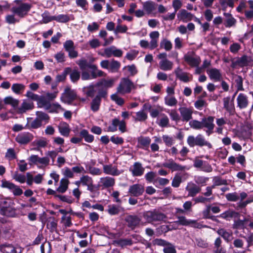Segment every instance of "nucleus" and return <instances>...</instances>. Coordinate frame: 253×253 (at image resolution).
I'll return each mask as SVG.
<instances>
[{
	"label": "nucleus",
	"instance_id": "2eb2a0df",
	"mask_svg": "<svg viewBox=\"0 0 253 253\" xmlns=\"http://www.w3.org/2000/svg\"><path fill=\"white\" fill-rule=\"evenodd\" d=\"M253 59L251 57L247 55H244L241 57L239 58L236 62H233L232 66L234 67L237 65L240 67L250 66L253 64Z\"/></svg>",
	"mask_w": 253,
	"mask_h": 253
},
{
	"label": "nucleus",
	"instance_id": "1a4fd4ad",
	"mask_svg": "<svg viewBox=\"0 0 253 253\" xmlns=\"http://www.w3.org/2000/svg\"><path fill=\"white\" fill-rule=\"evenodd\" d=\"M103 171L106 174L112 176H118L123 172V170L118 169L117 166H113L112 164L104 165Z\"/></svg>",
	"mask_w": 253,
	"mask_h": 253
},
{
	"label": "nucleus",
	"instance_id": "13d9d810",
	"mask_svg": "<svg viewBox=\"0 0 253 253\" xmlns=\"http://www.w3.org/2000/svg\"><path fill=\"white\" fill-rule=\"evenodd\" d=\"M12 178L16 181L23 183L26 181V177L24 175L15 172L12 174Z\"/></svg>",
	"mask_w": 253,
	"mask_h": 253
},
{
	"label": "nucleus",
	"instance_id": "f3484780",
	"mask_svg": "<svg viewBox=\"0 0 253 253\" xmlns=\"http://www.w3.org/2000/svg\"><path fill=\"white\" fill-rule=\"evenodd\" d=\"M210 78L214 82H220L222 78V74L219 70L216 68H211L207 70Z\"/></svg>",
	"mask_w": 253,
	"mask_h": 253
},
{
	"label": "nucleus",
	"instance_id": "69168bd1",
	"mask_svg": "<svg viewBox=\"0 0 253 253\" xmlns=\"http://www.w3.org/2000/svg\"><path fill=\"white\" fill-rule=\"evenodd\" d=\"M161 116H162V118L160 120L158 125L163 127H166L168 126L169 123V119L164 114H162Z\"/></svg>",
	"mask_w": 253,
	"mask_h": 253
},
{
	"label": "nucleus",
	"instance_id": "603ef678",
	"mask_svg": "<svg viewBox=\"0 0 253 253\" xmlns=\"http://www.w3.org/2000/svg\"><path fill=\"white\" fill-rule=\"evenodd\" d=\"M213 184L212 185L213 188L216 186H219L227 184V181L225 179H223L219 176H214L213 178Z\"/></svg>",
	"mask_w": 253,
	"mask_h": 253
},
{
	"label": "nucleus",
	"instance_id": "052dcab7",
	"mask_svg": "<svg viewBox=\"0 0 253 253\" xmlns=\"http://www.w3.org/2000/svg\"><path fill=\"white\" fill-rule=\"evenodd\" d=\"M77 63L82 71L85 70L86 68H89V66L92 65L88 64L86 60L83 59L78 60Z\"/></svg>",
	"mask_w": 253,
	"mask_h": 253
},
{
	"label": "nucleus",
	"instance_id": "423d86ee",
	"mask_svg": "<svg viewBox=\"0 0 253 253\" xmlns=\"http://www.w3.org/2000/svg\"><path fill=\"white\" fill-rule=\"evenodd\" d=\"M100 66L102 68L108 70L110 72L116 73L118 72L121 67V63L114 59L110 61L104 60L100 62Z\"/></svg>",
	"mask_w": 253,
	"mask_h": 253
},
{
	"label": "nucleus",
	"instance_id": "a19ab883",
	"mask_svg": "<svg viewBox=\"0 0 253 253\" xmlns=\"http://www.w3.org/2000/svg\"><path fill=\"white\" fill-rule=\"evenodd\" d=\"M156 4L151 1H148L144 2L143 4L144 9L148 14L151 13L153 10L155 9Z\"/></svg>",
	"mask_w": 253,
	"mask_h": 253
},
{
	"label": "nucleus",
	"instance_id": "393cba45",
	"mask_svg": "<svg viewBox=\"0 0 253 253\" xmlns=\"http://www.w3.org/2000/svg\"><path fill=\"white\" fill-rule=\"evenodd\" d=\"M133 176H139L142 175L144 171V168L142 167L141 163L135 162L134 163L132 168L130 169Z\"/></svg>",
	"mask_w": 253,
	"mask_h": 253
},
{
	"label": "nucleus",
	"instance_id": "774afa93",
	"mask_svg": "<svg viewBox=\"0 0 253 253\" xmlns=\"http://www.w3.org/2000/svg\"><path fill=\"white\" fill-rule=\"evenodd\" d=\"M25 88V85L20 84H14L12 85L11 89L15 93H20V91L23 90Z\"/></svg>",
	"mask_w": 253,
	"mask_h": 253
},
{
	"label": "nucleus",
	"instance_id": "338daca9",
	"mask_svg": "<svg viewBox=\"0 0 253 253\" xmlns=\"http://www.w3.org/2000/svg\"><path fill=\"white\" fill-rule=\"evenodd\" d=\"M80 78V72L77 70H74L70 73V79L73 82H76Z\"/></svg>",
	"mask_w": 253,
	"mask_h": 253
},
{
	"label": "nucleus",
	"instance_id": "0e129e2a",
	"mask_svg": "<svg viewBox=\"0 0 253 253\" xmlns=\"http://www.w3.org/2000/svg\"><path fill=\"white\" fill-rule=\"evenodd\" d=\"M14 14H8L5 16V21L9 24H14L15 23L18 22L19 20L15 18Z\"/></svg>",
	"mask_w": 253,
	"mask_h": 253
},
{
	"label": "nucleus",
	"instance_id": "e433bc0d",
	"mask_svg": "<svg viewBox=\"0 0 253 253\" xmlns=\"http://www.w3.org/2000/svg\"><path fill=\"white\" fill-rule=\"evenodd\" d=\"M235 82L236 83V87L237 88V91L234 93L233 95V97H235L236 94L237 93L238 91H242L244 90V88L243 86V79L240 76L235 75L234 76Z\"/></svg>",
	"mask_w": 253,
	"mask_h": 253
},
{
	"label": "nucleus",
	"instance_id": "3c124183",
	"mask_svg": "<svg viewBox=\"0 0 253 253\" xmlns=\"http://www.w3.org/2000/svg\"><path fill=\"white\" fill-rule=\"evenodd\" d=\"M238 213L234 211H227L220 215V217L222 218L227 219L228 218L236 217Z\"/></svg>",
	"mask_w": 253,
	"mask_h": 253
},
{
	"label": "nucleus",
	"instance_id": "864d4df0",
	"mask_svg": "<svg viewBox=\"0 0 253 253\" xmlns=\"http://www.w3.org/2000/svg\"><path fill=\"white\" fill-rule=\"evenodd\" d=\"M42 21L43 23H47L53 20H54V16H50L49 12L45 11L42 15Z\"/></svg>",
	"mask_w": 253,
	"mask_h": 253
},
{
	"label": "nucleus",
	"instance_id": "58836bf2",
	"mask_svg": "<svg viewBox=\"0 0 253 253\" xmlns=\"http://www.w3.org/2000/svg\"><path fill=\"white\" fill-rule=\"evenodd\" d=\"M30 118H27L28 121L30 120ZM42 123L41 122V120L36 118L31 124L28 121V123L26 125V127L27 128H33L36 129L41 126Z\"/></svg>",
	"mask_w": 253,
	"mask_h": 253
},
{
	"label": "nucleus",
	"instance_id": "7c9ffc66",
	"mask_svg": "<svg viewBox=\"0 0 253 253\" xmlns=\"http://www.w3.org/2000/svg\"><path fill=\"white\" fill-rule=\"evenodd\" d=\"M37 102L39 107L44 108L46 110H48L50 106V102L45 96H39Z\"/></svg>",
	"mask_w": 253,
	"mask_h": 253
},
{
	"label": "nucleus",
	"instance_id": "aec40b11",
	"mask_svg": "<svg viewBox=\"0 0 253 253\" xmlns=\"http://www.w3.org/2000/svg\"><path fill=\"white\" fill-rule=\"evenodd\" d=\"M99 183L102 188H108L115 185V179L110 176L103 177L100 178Z\"/></svg>",
	"mask_w": 253,
	"mask_h": 253
},
{
	"label": "nucleus",
	"instance_id": "c756f323",
	"mask_svg": "<svg viewBox=\"0 0 253 253\" xmlns=\"http://www.w3.org/2000/svg\"><path fill=\"white\" fill-rule=\"evenodd\" d=\"M196 138V140L197 141V146L200 147L206 146L210 149L212 148V145L211 143L206 140L202 134H199L197 135Z\"/></svg>",
	"mask_w": 253,
	"mask_h": 253
},
{
	"label": "nucleus",
	"instance_id": "4468645a",
	"mask_svg": "<svg viewBox=\"0 0 253 253\" xmlns=\"http://www.w3.org/2000/svg\"><path fill=\"white\" fill-rule=\"evenodd\" d=\"M178 110L183 121L188 122L192 119L193 112L192 108L182 107H180Z\"/></svg>",
	"mask_w": 253,
	"mask_h": 253
},
{
	"label": "nucleus",
	"instance_id": "c9c22d12",
	"mask_svg": "<svg viewBox=\"0 0 253 253\" xmlns=\"http://www.w3.org/2000/svg\"><path fill=\"white\" fill-rule=\"evenodd\" d=\"M58 129L61 135L68 136L69 135L70 129L69 125L65 123H61L58 126Z\"/></svg>",
	"mask_w": 253,
	"mask_h": 253
},
{
	"label": "nucleus",
	"instance_id": "412c9836",
	"mask_svg": "<svg viewBox=\"0 0 253 253\" xmlns=\"http://www.w3.org/2000/svg\"><path fill=\"white\" fill-rule=\"evenodd\" d=\"M160 34L158 31H153L149 34L151 41L149 42L150 49L153 50L158 46Z\"/></svg>",
	"mask_w": 253,
	"mask_h": 253
},
{
	"label": "nucleus",
	"instance_id": "a878e982",
	"mask_svg": "<svg viewBox=\"0 0 253 253\" xmlns=\"http://www.w3.org/2000/svg\"><path fill=\"white\" fill-rule=\"evenodd\" d=\"M1 250L5 253H21L22 249L18 247H14L10 244H4L1 246Z\"/></svg>",
	"mask_w": 253,
	"mask_h": 253
},
{
	"label": "nucleus",
	"instance_id": "b1692460",
	"mask_svg": "<svg viewBox=\"0 0 253 253\" xmlns=\"http://www.w3.org/2000/svg\"><path fill=\"white\" fill-rule=\"evenodd\" d=\"M124 211V208L120 205L111 204L108 206L107 212L111 215H118Z\"/></svg>",
	"mask_w": 253,
	"mask_h": 253
},
{
	"label": "nucleus",
	"instance_id": "4be33fe9",
	"mask_svg": "<svg viewBox=\"0 0 253 253\" xmlns=\"http://www.w3.org/2000/svg\"><path fill=\"white\" fill-rule=\"evenodd\" d=\"M125 220L128 227L133 229L139 225L141 219L136 215H129L126 217Z\"/></svg>",
	"mask_w": 253,
	"mask_h": 253
},
{
	"label": "nucleus",
	"instance_id": "9b49d317",
	"mask_svg": "<svg viewBox=\"0 0 253 253\" xmlns=\"http://www.w3.org/2000/svg\"><path fill=\"white\" fill-rule=\"evenodd\" d=\"M163 166L170 169L172 171H183L186 169V166H181L172 159H169L163 163Z\"/></svg>",
	"mask_w": 253,
	"mask_h": 253
},
{
	"label": "nucleus",
	"instance_id": "dca6fc26",
	"mask_svg": "<svg viewBox=\"0 0 253 253\" xmlns=\"http://www.w3.org/2000/svg\"><path fill=\"white\" fill-rule=\"evenodd\" d=\"M33 139V135L30 132H24L19 134L15 138L16 141L21 144H26Z\"/></svg>",
	"mask_w": 253,
	"mask_h": 253
},
{
	"label": "nucleus",
	"instance_id": "c03bdc74",
	"mask_svg": "<svg viewBox=\"0 0 253 253\" xmlns=\"http://www.w3.org/2000/svg\"><path fill=\"white\" fill-rule=\"evenodd\" d=\"M80 133V135L82 136L87 142L91 143L94 140V136L89 134L88 131L86 129L82 130Z\"/></svg>",
	"mask_w": 253,
	"mask_h": 253
},
{
	"label": "nucleus",
	"instance_id": "5fc2aeb1",
	"mask_svg": "<svg viewBox=\"0 0 253 253\" xmlns=\"http://www.w3.org/2000/svg\"><path fill=\"white\" fill-rule=\"evenodd\" d=\"M123 69H127L128 72L130 73V76H134L138 73L137 68L134 64L126 66L124 67Z\"/></svg>",
	"mask_w": 253,
	"mask_h": 253
},
{
	"label": "nucleus",
	"instance_id": "c85d7f7f",
	"mask_svg": "<svg viewBox=\"0 0 253 253\" xmlns=\"http://www.w3.org/2000/svg\"><path fill=\"white\" fill-rule=\"evenodd\" d=\"M234 97H233V98ZM224 108L227 111L231 113L234 111L235 107L233 103V99H231L229 96L224 97L223 99Z\"/></svg>",
	"mask_w": 253,
	"mask_h": 253
},
{
	"label": "nucleus",
	"instance_id": "e2e57ef3",
	"mask_svg": "<svg viewBox=\"0 0 253 253\" xmlns=\"http://www.w3.org/2000/svg\"><path fill=\"white\" fill-rule=\"evenodd\" d=\"M225 197L229 201L236 202L239 199V196L236 192L226 194Z\"/></svg>",
	"mask_w": 253,
	"mask_h": 253
},
{
	"label": "nucleus",
	"instance_id": "bf43d9fd",
	"mask_svg": "<svg viewBox=\"0 0 253 253\" xmlns=\"http://www.w3.org/2000/svg\"><path fill=\"white\" fill-rule=\"evenodd\" d=\"M121 121L118 119H114L112 120V125L108 128V130L111 132H114L117 130V126H119Z\"/></svg>",
	"mask_w": 253,
	"mask_h": 253
},
{
	"label": "nucleus",
	"instance_id": "4d7b16f0",
	"mask_svg": "<svg viewBox=\"0 0 253 253\" xmlns=\"http://www.w3.org/2000/svg\"><path fill=\"white\" fill-rule=\"evenodd\" d=\"M189 126L195 129H200L203 128L202 121H199L198 120H192L189 122Z\"/></svg>",
	"mask_w": 253,
	"mask_h": 253
},
{
	"label": "nucleus",
	"instance_id": "f257e3e1",
	"mask_svg": "<svg viewBox=\"0 0 253 253\" xmlns=\"http://www.w3.org/2000/svg\"><path fill=\"white\" fill-rule=\"evenodd\" d=\"M136 88V85L128 77L122 78L117 87V93L121 95L128 94Z\"/></svg>",
	"mask_w": 253,
	"mask_h": 253
},
{
	"label": "nucleus",
	"instance_id": "4c0bfd02",
	"mask_svg": "<svg viewBox=\"0 0 253 253\" xmlns=\"http://www.w3.org/2000/svg\"><path fill=\"white\" fill-rule=\"evenodd\" d=\"M138 141L142 148L147 150L149 148L151 140L149 137H141L138 138Z\"/></svg>",
	"mask_w": 253,
	"mask_h": 253
},
{
	"label": "nucleus",
	"instance_id": "7ed1b4c3",
	"mask_svg": "<svg viewBox=\"0 0 253 253\" xmlns=\"http://www.w3.org/2000/svg\"><path fill=\"white\" fill-rule=\"evenodd\" d=\"M32 7V5L28 3H20L19 5L12 7L10 11L20 18L25 17Z\"/></svg>",
	"mask_w": 253,
	"mask_h": 253
},
{
	"label": "nucleus",
	"instance_id": "49530a36",
	"mask_svg": "<svg viewBox=\"0 0 253 253\" xmlns=\"http://www.w3.org/2000/svg\"><path fill=\"white\" fill-rule=\"evenodd\" d=\"M4 102L6 104L11 105L14 108L18 106L19 101L11 96H8L4 99Z\"/></svg>",
	"mask_w": 253,
	"mask_h": 253
},
{
	"label": "nucleus",
	"instance_id": "6e6d98bb",
	"mask_svg": "<svg viewBox=\"0 0 253 253\" xmlns=\"http://www.w3.org/2000/svg\"><path fill=\"white\" fill-rule=\"evenodd\" d=\"M147 118V113H145L143 110L137 112L136 113V117H135V120L138 121H144Z\"/></svg>",
	"mask_w": 253,
	"mask_h": 253
},
{
	"label": "nucleus",
	"instance_id": "bb28decb",
	"mask_svg": "<svg viewBox=\"0 0 253 253\" xmlns=\"http://www.w3.org/2000/svg\"><path fill=\"white\" fill-rule=\"evenodd\" d=\"M186 190L188 192V196L194 197L199 193L201 188L194 183H188L186 187Z\"/></svg>",
	"mask_w": 253,
	"mask_h": 253
},
{
	"label": "nucleus",
	"instance_id": "20e7f679",
	"mask_svg": "<svg viewBox=\"0 0 253 253\" xmlns=\"http://www.w3.org/2000/svg\"><path fill=\"white\" fill-rule=\"evenodd\" d=\"M0 213L1 215L13 217L15 215V210L5 199H0Z\"/></svg>",
	"mask_w": 253,
	"mask_h": 253
},
{
	"label": "nucleus",
	"instance_id": "0eeeda50",
	"mask_svg": "<svg viewBox=\"0 0 253 253\" xmlns=\"http://www.w3.org/2000/svg\"><path fill=\"white\" fill-rule=\"evenodd\" d=\"M214 119V117L213 116H208L202 119L203 128L205 127L207 129L206 132L208 136L213 133V130L215 126L213 123Z\"/></svg>",
	"mask_w": 253,
	"mask_h": 253
},
{
	"label": "nucleus",
	"instance_id": "39448f33",
	"mask_svg": "<svg viewBox=\"0 0 253 253\" xmlns=\"http://www.w3.org/2000/svg\"><path fill=\"white\" fill-rule=\"evenodd\" d=\"M77 98V95L75 90L72 89L71 87L67 86L61 94L60 100L65 103L71 104Z\"/></svg>",
	"mask_w": 253,
	"mask_h": 253
},
{
	"label": "nucleus",
	"instance_id": "a211bd4d",
	"mask_svg": "<svg viewBox=\"0 0 253 253\" xmlns=\"http://www.w3.org/2000/svg\"><path fill=\"white\" fill-rule=\"evenodd\" d=\"M106 95V92L105 91L99 92V94L93 99L91 103V109L93 112H96L99 110L101 97H105Z\"/></svg>",
	"mask_w": 253,
	"mask_h": 253
},
{
	"label": "nucleus",
	"instance_id": "f03ea898",
	"mask_svg": "<svg viewBox=\"0 0 253 253\" xmlns=\"http://www.w3.org/2000/svg\"><path fill=\"white\" fill-rule=\"evenodd\" d=\"M142 216L147 222L149 223L163 221L167 217L164 213L156 210L146 211L143 213Z\"/></svg>",
	"mask_w": 253,
	"mask_h": 253
},
{
	"label": "nucleus",
	"instance_id": "79ce46f5",
	"mask_svg": "<svg viewBox=\"0 0 253 253\" xmlns=\"http://www.w3.org/2000/svg\"><path fill=\"white\" fill-rule=\"evenodd\" d=\"M160 47L165 49L166 51H169L172 49V44L171 42L167 39H163L160 42Z\"/></svg>",
	"mask_w": 253,
	"mask_h": 253
},
{
	"label": "nucleus",
	"instance_id": "09e8293b",
	"mask_svg": "<svg viewBox=\"0 0 253 253\" xmlns=\"http://www.w3.org/2000/svg\"><path fill=\"white\" fill-rule=\"evenodd\" d=\"M165 102L168 106H174L177 104V101L174 96H167L165 98Z\"/></svg>",
	"mask_w": 253,
	"mask_h": 253
},
{
	"label": "nucleus",
	"instance_id": "8fccbe9b",
	"mask_svg": "<svg viewBox=\"0 0 253 253\" xmlns=\"http://www.w3.org/2000/svg\"><path fill=\"white\" fill-rule=\"evenodd\" d=\"M70 17L67 14H60L54 16V20L58 22L66 23L70 20Z\"/></svg>",
	"mask_w": 253,
	"mask_h": 253
},
{
	"label": "nucleus",
	"instance_id": "473e14b6",
	"mask_svg": "<svg viewBox=\"0 0 253 253\" xmlns=\"http://www.w3.org/2000/svg\"><path fill=\"white\" fill-rule=\"evenodd\" d=\"M89 68L92 70L91 76L92 79H96L99 77H102L105 75L104 73L101 70L98 69L95 65L92 64L91 66H89Z\"/></svg>",
	"mask_w": 253,
	"mask_h": 253
},
{
	"label": "nucleus",
	"instance_id": "9d476101",
	"mask_svg": "<svg viewBox=\"0 0 253 253\" xmlns=\"http://www.w3.org/2000/svg\"><path fill=\"white\" fill-rule=\"evenodd\" d=\"M144 185L140 184H135L129 186L128 193L132 196L138 197L141 196L144 192Z\"/></svg>",
	"mask_w": 253,
	"mask_h": 253
},
{
	"label": "nucleus",
	"instance_id": "de8ad7c7",
	"mask_svg": "<svg viewBox=\"0 0 253 253\" xmlns=\"http://www.w3.org/2000/svg\"><path fill=\"white\" fill-rule=\"evenodd\" d=\"M48 110H49V112L51 113H58L60 111H64V109L59 103H54L50 104V106Z\"/></svg>",
	"mask_w": 253,
	"mask_h": 253
},
{
	"label": "nucleus",
	"instance_id": "ddd939ff",
	"mask_svg": "<svg viewBox=\"0 0 253 253\" xmlns=\"http://www.w3.org/2000/svg\"><path fill=\"white\" fill-rule=\"evenodd\" d=\"M237 107L240 110L247 108L249 105L248 96L244 93H240L237 97Z\"/></svg>",
	"mask_w": 253,
	"mask_h": 253
},
{
	"label": "nucleus",
	"instance_id": "72a5a7b5",
	"mask_svg": "<svg viewBox=\"0 0 253 253\" xmlns=\"http://www.w3.org/2000/svg\"><path fill=\"white\" fill-rule=\"evenodd\" d=\"M217 233L222 237L227 242L231 241L233 238L232 233L231 232L227 231L224 229H218Z\"/></svg>",
	"mask_w": 253,
	"mask_h": 253
},
{
	"label": "nucleus",
	"instance_id": "2f4dec72",
	"mask_svg": "<svg viewBox=\"0 0 253 253\" xmlns=\"http://www.w3.org/2000/svg\"><path fill=\"white\" fill-rule=\"evenodd\" d=\"M160 68L164 71H169L172 69L173 63L168 59L161 60L159 62Z\"/></svg>",
	"mask_w": 253,
	"mask_h": 253
},
{
	"label": "nucleus",
	"instance_id": "f8f14e48",
	"mask_svg": "<svg viewBox=\"0 0 253 253\" xmlns=\"http://www.w3.org/2000/svg\"><path fill=\"white\" fill-rule=\"evenodd\" d=\"M177 78L184 83H188L192 80V75L189 73L183 72L180 68H177L174 71Z\"/></svg>",
	"mask_w": 253,
	"mask_h": 253
},
{
	"label": "nucleus",
	"instance_id": "6ab92c4d",
	"mask_svg": "<svg viewBox=\"0 0 253 253\" xmlns=\"http://www.w3.org/2000/svg\"><path fill=\"white\" fill-rule=\"evenodd\" d=\"M34 107V103L32 102L24 100L20 106L17 107L16 110L18 114H23L28 110L33 109Z\"/></svg>",
	"mask_w": 253,
	"mask_h": 253
},
{
	"label": "nucleus",
	"instance_id": "ea45409f",
	"mask_svg": "<svg viewBox=\"0 0 253 253\" xmlns=\"http://www.w3.org/2000/svg\"><path fill=\"white\" fill-rule=\"evenodd\" d=\"M69 181L67 179L62 178L60 182V186L57 191L60 193H64L68 189Z\"/></svg>",
	"mask_w": 253,
	"mask_h": 253
},
{
	"label": "nucleus",
	"instance_id": "6e6552de",
	"mask_svg": "<svg viewBox=\"0 0 253 253\" xmlns=\"http://www.w3.org/2000/svg\"><path fill=\"white\" fill-rule=\"evenodd\" d=\"M102 56L109 58L112 56L117 57H121L123 55V51L120 49L117 48L114 46H112L104 49L103 53L101 54Z\"/></svg>",
	"mask_w": 253,
	"mask_h": 253
},
{
	"label": "nucleus",
	"instance_id": "680f3d73",
	"mask_svg": "<svg viewBox=\"0 0 253 253\" xmlns=\"http://www.w3.org/2000/svg\"><path fill=\"white\" fill-rule=\"evenodd\" d=\"M118 93H114L111 96V98L112 100L115 101L119 105H122L124 104V100L122 97H120Z\"/></svg>",
	"mask_w": 253,
	"mask_h": 253
},
{
	"label": "nucleus",
	"instance_id": "f704fd0d",
	"mask_svg": "<svg viewBox=\"0 0 253 253\" xmlns=\"http://www.w3.org/2000/svg\"><path fill=\"white\" fill-rule=\"evenodd\" d=\"M115 80L114 79H102L96 84V86L102 85L106 88L111 87L114 85Z\"/></svg>",
	"mask_w": 253,
	"mask_h": 253
},
{
	"label": "nucleus",
	"instance_id": "a18cd8bd",
	"mask_svg": "<svg viewBox=\"0 0 253 253\" xmlns=\"http://www.w3.org/2000/svg\"><path fill=\"white\" fill-rule=\"evenodd\" d=\"M178 220L177 221H176V222L177 223H179V224H181L182 225H184V226H187L191 224L196 223V221L188 220L186 219V218L185 216H178Z\"/></svg>",
	"mask_w": 253,
	"mask_h": 253
},
{
	"label": "nucleus",
	"instance_id": "cd10ccee",
	"mask_svg": "<svg viewBox=\"0 0 253 253\" xmlns=\"http://www.w3.org/2000/svg\"><path fill=\"white\" fill-rule=\"evenodd\" d=\"M184 58L185 61L192 67H197L201 63V59L199 57L185 55Z\"/></svg>",
	"mask_w": 253,
	"mask_h": 253
},
{
	"label": "nucleus",
	"instance_id": "37998d69",
	"mask_svg": "<svg viewBox=\"0 0 253 253\" xmlns=\"http://www.w3.org/2000/svg\"><path fill=\"white\" fill-rule=\"evenodd\" d=\"M224 16L226 17V22L225 26L226 27H230L235 25L236 21L235 19L231 15L228 13H224Z\"/></svg>",
	"mask_w": 253,
	"mask_h": 253
},
{
	"label": "nucleus",
	"instance_id": "5701e85b",
	"mask_svg": "<svg viewBox=\"0 0 253 253\" xmlns=\"http://www.w3.org/2000/svg\"><path fill=\"white\" fill-rule=\"evenodd\" d=\"M177 16L179 20L185 22L192 20L194 17L193 14L188 12L185 9H181L178 13Z\"/></svg>",
	"mask_w": 253,
	"mask_h": 253
}]
</instances>
